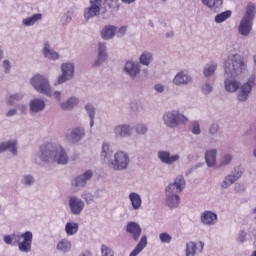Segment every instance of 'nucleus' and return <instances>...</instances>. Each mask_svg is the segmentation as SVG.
Returning <instances> with one entry per match:
<instances>
[{
    "mask_svg": "<svg viewBox=\"0 0 256 256\" xmlns=\"http://www.w3.org/2000/svg\"><path fill=\"white\" fill-rule=\"evenodd\" d=\"M69 156L63 147L51 142L40 146L39 151L34 156V163L37 165H47L49 163H58V165H67Z\"/></svg>",
    "mask_w": 256,
    "mask_h": 256,
    "instance_id": "obj_1",
    "label": "nucleus"
},
{
    "mask_svg": "<svg viewBox=\"0 0 256 256\" xmlns=\"http://www.w3.org/2000/svg\"><path fill=\"white\" fill-rule=\"evenodd\" d=\"M247 62L240 54H230L224 61V77L239 79L247 73Z\"/></svg>",
    "mask_w": 256,
    "mask_h": 256,
    "instance_id": "obj_2",
    "label": "nucleus"
},
{
    "mask_svg": "<svg viewBox=\"0 0 256 256\" xmlns=\"http://www.w3.org/2000/svg\"><path fill=\"white\" fill-rule=\"evenodd\" d=\"M185 189V177L178 175L174 181L168 184L165 188V203L169 209H177L181 203L179 193H183Z\"/></svg>",
    "mask_w": 256,
    "mask_h": 256,
    "instance_id": "obj_3",
    "label": "nucleus"
},
{
    "mask_svg": "<svg viewBox=\"0 0 256 256\" xmlns=\"http://www.w3.org/2000/svg\"><path fill=\"white\" fill-rule=\"evenodd\" d=\"M30 84L37 93H40V95H45V97H51V95H53V89L51 88L49 77L43 74L34 75L30 79Z\"/></svg>",
    "mask_w": 256,
    "mask_h": 256,
    "instance_id": "obj_4",
    "label": "nucleus"
},
{
    "mask_svg": "<svg viewBox=\"0 0 256 256\" xmlns=\"http://www.w3.org/2000/svg\"><path fill=\"white\" fill-rule=\"evenodd\" d=\"M162 121L169 129H175L179 125H185L189 118L181 114L179 110H171L163 114Z\"/></svg>",
    "mask_w": 256,
    "mask_h": 256,
    "instance_id": "obj_5",
    "label": "nucleus"
},
{
    "mask_svg": "<svg viewBox=\"0 0 256 256\" xmlns=\"http://www.w3.org/2000/svg\"><path fill=\"white\" fill-rule=\"evenodd\" d=\"M255 85V74L251 75L246 82L240 84L236 91V100L238 103H247V101H249V97Z\"/></svg>",
    "mask_w": 256,
    "mask_h": 256,
    "instance_id": "obj_6",
    "label": "nucleus"
},
{
    "mask_svg": "<svg viewBox=\"0 0 256 256\" xmlns=\"http://www.w3.org/2000/svg\"><path fill=\"white\" fill-rule=\"evenodd\" d=\"M131 159L127 152L118 151L114 154V159L109 162V167L113 171H126L129 168Z\"/></svg>",
    "mask_w": 256,
    "mask_h": 256,
    "instance_id": "obj_7",
    "label": "nucleus"
},
{
    "mask_svg": "<svg viewBox=\"0 0 256 256\" xmlns=\"http://www.w3.org/2000/svg\"><path fill=\"white\" fill-rule=\"evenodd\" d=\"M61 75L58 76V79L55 85H63L67 81L73 80L75 77V64L71 62H64L60 66Z\"/></svg>",
    "mask_w": 256,
    "mask_h": 256,
    "instance_id": "obj_8",
    "label": "nucleus"
},
{
    "mask_svg": "<svg viewBox=\"0 0 256 256\" xmlns=\"http://www.w3.org/2000/svg\"><path fill=\"white\" fill-rule=\"evenodd\" d=\"M123 71L132 81H135L141 75V64L137 61L128 60L124 64Z\"/></svg>",
    "mask_w": 256,
    "mask_h": 256,
    "instance_id": "obj_9",
    "label": "nucleus"
},
{
    "mask_svg": "<svg viewBox=\"0 0 256 256\" xmlns=\"http://www.w3.org/2000/svg\"><path fill=\"white\" fill-rule=\"evenodd\" d=\"M93 179V170H86L84 173L75 176L72 181V187L76 189H83L87 187V183Z\"/></svg>",
    "mask_w": 256,
    "mask_h": 256,
    "instance_id": "obj_10",
    "label": "nucleus"
},
{
    "mask_svg": "<svg viewBox=\"0 0 256 256\" xmlns=\"http://www.w3.org/2000/svg\"><path fill=\"white\" fill-rule=\"evenodd\" d=\"M102 0H90L91 6L84 9V18L86 21L89 19H93V17H97L101 13V4Z\"/></svg>",
    "mask_w": 256,
    "mask_h": 256,
    "instance_id": "obj_11",
    "label": "nucleus"
},
{
    "mask_svg": "<svg viewBox=\"0 0 256 256\" xmlns=\"http://www.w3.org/2000/svg\"><path fill=\"white\" fill-rule=\"evenodd\" d=\"M19 237L23 239L22 242H16L18 243L19 251H21V253H30L31 244L33 243V232L26 231L19 235Z\"/></svg>",
    "mask_w": 256,
    "mask_h": 256,
    "instance_id": "obj_12",
    "label": "nucleus"
},
{
    "mask_svg": "<svg viewBox=\"0 0 256 256\" xmlns=\"http://www.w3.org/2000/svg\"><path fill=\"white\" fill-rule=\"evenodd\" d=\"M9 151L11 155H19V142L15 139L0 142V155Z\"/></svg>",
    "mask_w": 256,
    "mask_h": 256,
    "instance_id": "obj_13",
    "label": "nucleus"
},
{
    "mask_svg": "<svg viewBox=\"0 0 256 256\" xmlns=\"http://www.w3.org/2000/svg\"><path fill=\"white\" fill-rule=\"evenodd\" d=\"M157 157L163 165H173L174 163H177L179 159H181V156L179 154H173L171 155V152L167 150H160L157 153Z\"/></svg>",
    "mask_w": 256,
    "mask_h": 256,
    "instance_id": "obj_14",
    "label": "nucleus"
},
{
    "mask_svg": "<svg viewBox=\"0 0 256 256\" xmlns=\"http://www.w3.org/2000/svg\"><path fill=\"white\" fill-rule=\"evenodd\" d=\"M113 133L118 139H125L133 135V127L129 124H119L114 126Z\"/></svg>",
    "mask_w": 256,
    "mask_h": 256,
    "instance_id": "obj_15",
    "label": "nucleus"
},
{
    "mask_svg": "<svg viewBox=\"0 0 256 256\" xmlns=\"http://www.w3.org/2000/svg\"><path fill=\"white\" fill-rule=\"evenodd\" d=\"M69 207L72 215H81L83 209H85V202L75 196L69 197Z\"/></svg>",
    "mask_w": 256,
    "mask_h": 256,
    "instance_id": "obj_16",
    "label": "nucleus"
},
{
    "mask_svg": "<svg viewBox=\"0 0 256 256\" xmlns=\"http://www.w3.org/2000/svg\"><path fill=\"white\" fill-rule=\"evenodd\" d=\"M193 78L187 71H180L178 72L174 79L172 80L173 85H176V87H185V85H189Z\"/></svg>",
    "mask_w": 256,
    "mask_h": 256,
    "instance_id": "obj_17",
    "label": "nucleus"
},
{
    "mask_svg": "<svg viewBox=\"0 0 256 256\" xmlns=\"http://www.w3.org/2000/svg\"><path fill=\"white\" fill-rule=\"evenodd\" d=\"M143 229H141V225L137 222H128L126 225V233L130 235L133 241H139V237H141V233Z\"/></svg>",
    "mask_w": 256,
    "mask_h": 256,
    "instance_id": "obj_18",
    "label": "nucleus"
},
{
    "mask_svg": "<svg viewBox=\"0 0 256 256\" xmlns=\"http://www.w3.org/2000/svg\"><path fill=\"white\" fill-rule=\"evenodd\" d=\"M45 107V100L41 98H33L29 101V112L31 115H37V113L45 111Z\"/></svg>",
    "mask_w": 256,
    "mask_h": 256,
    "instance_id": "obj_19",
    "label": "nucleus"
},
{
    "mask_svg": "<svg viewBox=\"0 0 256 256\" xmlns=\"http://www.w3.org/2000/svg\"><path fill=\"white\" fill-rule=\"evenodd\" d=\"M42 54L49 61H59L61 59V55L51 47L49 42L43 44Z\"/></svg>",
    "mask_w": 256,
    "mask_h": 256,
    "instance_id": "obj_20",
    "label": "nucleus"
},
{
    "mask_svg": "<svg viewBox=\"0 0 256 256\" xmlns=\"http://www.w3.org/2000/svg\"><path fill=\"white\" fill-rule=\"evenodd\" d=\"M224 89L227 93H237L239 87H241V82L235 80V78L224 76Z\"/></svg>",
    "mask_w": 256,
    "mask_h": 256,
    "instance_id": "obj_21",
    "label": "nucleus"
},
{
    "mask_svg": "<svg viewBox=\"0 0 256 256\" xmlns=\"http://www.w3.org/2000/svg\"><path fill=\"white\" fill-rule=\"evenodd\" d=\"M253 31V22L249 20H240V24L238 26V33L242 37H249L251 32Z\"/></svg>",
    "mask_w": 256,
    "mask_h": 256,
    "instance_id": "obj_22",
    "label": "nucleus"
},
{
    "mask_svg": "<svg viewBox=\"0 0 256 256\" xmlns=\"http://www.w3.org/2000/svg\"><path fill=\"white\" fill-rule=\"evenodd\" d=\"M256 5L253 2H248L245 7L244 15L242 16V19L244 21H250L253 23L256 15Z\"/></svg>",
    "mask_w": 256,
    "mask_h": 256,
    "instance_id": "obj_23",
    "label": "nucleus"
},
{
    "mask_svg": "<svg viewBox=\"0 0 256 256\" xmlns=\"http://www.w3.org/2000/svg\"><path fill=\"white\" fill-rule=\"evenodd\" d=\"M203 225H215L217 223V214L211 211H204L200 216Z\"/></svg>",
    "mask_w": 256,
    "mask_h": 256,
    "instance_id": "obj_24",
    "label": "nucleus"
},
{
    "mask_svg": "<svg viewBox=\"0 0 256 256\" xmlns=\"http://www.w3.org/2000/svg\"><path fill=\"white\" fill-rule=\"evenodd\" d=\"M204 247L205 243L203 242H199L198 244H195L194 242H188L186 244V256H195L197 250L199 249L201 253Z\"/></svg>",
    "mask_w": 256,
    "mask_h": 256,
    "instance_id": "obj_25",
    "label": "nucleus"
},
{
    "mask_svg": "<svg viewBox=\"0 0 256 256\" xmlns=\"http://www.w3.org/2000/svg\"><path fill=\"white\" fill-rule=\"evenodd\" d=\"M77 105H79V98H77V96H71L66 101L62 102L60 107L62 111H72Z\"/></svg>",
    "mask_w": 256,
    "mask_h": 256,
    "instance_id": "obj_26",
    "label": "nucleus"
},
{
    "mask_svg": "<svg viewBox=\"0 0 256 256\" xmlns=\"http://www.w3.org/2000/svg\"><path fill=\"white\" fill-rule=\"evenodd\" d=\"M205 161L207 167L217 166V149H209L205 152Z\"/></svg>",
    "mask_w": 256,
    "mask_h": 256,
    "instance_id": "obj_27",
    "label": "nucleus"
},
{
    "mask_svg": "<svg viewBox=\"0 0 256 256\" xmlns=\"http://www.w3.org/2000/svg\"><path fill=\"white\" fill-rule=\"evenodd\" d=\"M202 4L209 7L213 13H219L223 7V0H201Z\"/></svg>",
    "mask_w": 256,
    "mask_h": 256,
    "instance_id": "obj_28",
    "label": "nucleus"
},
{
    "mask_svg": "<svg viewBox=\"0 0 256 256\" xmlns=\"http://www.w3.org/2000/svg\"><path fill=\"white\" fill-rule=\"evenodd\" d=\"M115 33H117V27L107 25L101 30L100 35L104 41H109V39H113V37H115Z\"/></svg>",
    "mask_w": 256,
    "mask_h": 256,
    "instance_id": "obj_29",
    "label": "nucleus"
},
{
    "mask_svg": "<svg viewBox=\"0 0 256 256\" xmlns=\"http://www.w3.org/2000/svg\"><path fill=\"white\" fill-rule=\"evenodd\" d=\"M43 19V14L37 13L32 16L26 17L22 20L23 27H33V25H37L39 21Z\"/></svg>",
    "mask_w": 256,
    "mask_h": 256,
    "instance_id": "obj_30",
    "label": "nucleus"
},
{
    "mask_svg": "<svg viewBox=\"0 0 256 256\" xmlns=\"http://www.w3.org/2000/svg\"><path fill=\"white\" fill-rule=\"evenodd\" d=\"M128 199L131 202V206L134 211H139V209H141V205H143L141 195H139L137 192H131L128 196Z\"/></svg>",
    "mask_w": 256,
    "mask_h": 256,
    "instance_id": "obj_31",
    "label": "nucleus"
},
{
    "mask_svg": "<svg viewBox=\"0 0 256 256\" xmlns=\"http://www.w3.org/2000/svg\"><path fill=\"white\" fill-rule=\"evenodd\" d=\"M83 137H85V128L76 127L72 129V132L70 134L71 143H79V141H81Z\"/></svg>",
    "mask_w": 256,
    "mask_h": 256,
    "instance_id": "obj_32",
    "label": "nucleus"
},
{
    "mask_svg": "<svg viewBox=\"0 0 256 256\" xmlns=\"http://www.w3.org/2000/svg\"><path fill=\"white\" fill-rule=\"evenodd\" d=\"M217 63L210 62L206 64L203 68V75L206 79H211L215 75V71H217Z\"/></svg>",
    "mask_w": 256,
    "mask_h": 256,
    "instance_id": "obj_33",
    "label": "nucleus"
},
{
    "mask_svg": "<svg viewBox=\"0 0 256 256\" xmlns=\"http://www.w3.org/2000/svg\"><path fill=\"white\" fill-rule=\"evenodd\" d=\"M110 157H113V148L111 147V144L104 142L102 144L100 158L102 161H105L106 159H110Z\"/></svg>",
    "mask_w": 256,
    "mask_h": 256,
    "instance_id": "obj_34",
    "label": "nucleus"
},
{
    "mask_svg": "<svg viewBox=\"0 0 256 256\" xmlns=\"http://www.w3.org/2000/svg\"><path fill=\"white\" fill-rule=\"evenodd\" d=\"M145 247H147V235H143L141 237L140 241L129 256H137L139 253H141V251L144 250Z\"/></svg>",
    "mask_w": 256,
    "mask_h": 256,
    "instance_id": "obj_35",
    "label": "nucleus"
},
{
    "mask_svg": "<svg viewBox=\"0 0 256 256\" xmlns=\"http://www.w3.org/2000/svg\"><path fill=\"white\" fill-rule=\"evenodd\" d=\"M140 65H144L145 67H149L151 63H153V53L145 51L139 57Z\"/></svg>",
    "mask_w": 256,
    "mask_h": 256,
    "instance_id": "obj_36",
    "label": "nucleus"
},
{
    "mask_svg": "<svg viewBox=\"0 0 256 256\" xmlns=\"http://www.w3.org/2000/svg\"><path fill=\"white\" fill-rule=\"evenodd\" d=\"M24 98H25V94L21 92L14 93L8 97L7 105H9L10 107H13V105L19 103V101H23Z\"/></svg>",
    "mask_w": 256,
    "mask_h": 256,
    "instance_id": "obj_37",
    "label": "nucleus"
},
{
    "mask_svg": "<svg viewBox=\"0 0 256 256\" xmlns=\"http://www.w3.org/2000/svg\"><path fill=\"white\" fill-rule=\"evenodd\" d=\"M65 231L68 237L76 235V233L79 231V224L77 222H67L65 225Z\"/></svg>",
    "mask_w": 256,
    "mask_h": 256,
    "instance_id": "obj_38",
    "label": "nucleus"
},
{
    "mask_svg": "<svg viewBox=\"0 0 256 256\" xmlns=\"http://www.w3.org/2000/svg\"><path fill=\"white\" fill-rule=\"evenodd\" d=\"M85 111L90 119V128H92L95 125V106L93 104H86Z\"/></svg>",
    "mask_w": 256,
    "mask_h": 256,
    "instance_id": "obj_39",
    "label": "nucleus"
},
{
    "mask_svg": "<svg viewBox=\"0 0 256 256\" xmlns=\"http://www.w3.org/2000/svg\"><path fill=\"white\" fill-rule=\"evenodd\" d=\"M57 250L61 253H68V251H71V241L67 239H62L57 244Z\"/></svg>",
    "mask_w": 256,
    "mask_h": 256,
    "instance_id": "obj_40",
    "label": "nucleus"
},
{
    "mask_svg": "<svg viewBox=\"0 0 256 256\" xmlns=\"http://www.w3.org/2000/svg\"><path fill=\"white\" fill-rule=\"evenodd\" d=\"M231 161H233V155L232 154H224L219 164L216 166L217 169H223V167H228V165H231Z\"/></svg>",
    "mask_w": 256,
    "mask_h": 256,
    "instance_id": "obj_41",
    "label": "nucleus"
},
{
    "mask_svg": "<svg viewBox=\"0 0 256 256\" xmlns=\"http://www.w3.org/2000/svg\"><path fill=\"white\" fill-rule=\"evenodd\" d=\"M213 83L214 81L211 80V78L206 79L204 84L201 86L203 95H210V93H213Z\"/></svg>",
    "mask_w": 256,
    "mask_h": 256,
    "instance_id": "obj_42",
    "label": "nucleus"
},
{
    "mask_svg": "<svg viewBox=\"0 0 256 256\" xmlns=\"http://www.w3.org/2000/svg\"><path fill=\"white\" fill-rule=\"evenodd\" d=\"M20 183L24 185V187H33V185H35V177L31 174H24Z\"/></svg>",
    "mask_w": 256,
    "mask_h": 256,
    "instance_id": "obj_43",
    "label": "nucleus"
},
{
    "mask_svg": "<svg viewBox=\"0 0 256 256\" xmlns=\"http://www.w3.org/2000/svg\"><path fill=\"white\" fill-rule=\"evenodd\" d=\"M232 12L231 10H226L224 12H221L215 16V23H224V21H227V19L231 18Z\"/></svg>",
    "mask_w": 256,
    "mask_h": 256,
    "instance_id": "obj_44",
    "label": "nucleus"
},
{
    "mask_svg": "<svg viewBox=\"0 0 256 256\" xmlns=\"http://www.w3.org/2000/svg\"><path fill=\"white\" fill-rule=\"evenodd\" d=\"M235 183V180L232 178L231 175H226L222 182L220 183V189H229L231 185Z\"/></svg>",
    "mask_w": 256,
    "mask_h": 256,
    "instance_id": "obj_45",
    "label": "nucleus"
},
{
    "mask_svg": "<svg viewBox=\"0 0 256 256\" xmlns=\"http://www.w3.org/2000/svg\"><path fill=\"white\" fill-rule=\"evenodd\" d=\"M220 129L221 128L219 127V123L214 122V123L210 124L208 127V135L210 137H217V135H219Z\"/></svg>",
    "mask_w": 256,
    "mask_h": 256,
    "instance_id": "obj_46",
    "label": "nucleus"
},
{
    "mask_svg": "<svg viewBox=\"0 0 256 256\" xmlns=\"http://www.w3.org/2000/svg\"><path fill=\"white\" fill-rule=\"evenodd\" d=\"M108 55L103 53H98L97 59L93 63V67H101L107 61Z\"/></svg>",
    "mask_w": 256,
    "mask_h": 256,
    "instance_id": "obj_47",
    "label": "nucleus"
},
{
    "mask_svg": "<svg viewBox=\"0 0 256 256\" xmlns=\"http://www.w3.org/2000/svg\"><path fill=\"white\" fill-rule=\"evenodd\" d=\"M135 131L137 135H147L149 128L146 126V124L138 123L135 126Z\"/></svg>",
    "mask_w": 256,
    "mask_h": 256,
    "instance_id": "obj_48",
    "label": "nucleus"
},
{
    "mask_svg": "<svg viewBox=\"0 0 256 256\" xmlns=\"http://www.w3.org/2000/svg\"><path fill=\"white\" fill-rule=\"evenodd\" d=\"M130 109L131 111L139 113L140 111H143V104L140 101H133L130 103Z\"/></svg>",
    "mask_w": 256,
    "mask_h": 256,
    "instance_id": "obj_49",
    "label": "nucleus"
},
{
    "mask_svg": "<svg viewBox=\"0 0 256 256\" xmlns=\"http://www.w3.org/2000/svg\"><path fill=\"white\" fill-rule=\"evenodd\" d=\"M13 241H15V243H19L21 241V236L13 235L12 237L11 236L4 237V243H6V245H11Z\"/></svg>",
    "mask_w": 256,
    "mask_h": 256,
    "instance_id": "obj_50",
    "label": "nucleus"
},
{
    "mask_svg": "<svg viewBox=\"0 0 256 256\" xmlns=\"http://www.w3.org/2000/svg\"><path fill=\"white\" fill-rule=\"evenodd\" d=\"M191 132L193 133V135H201V124H199V121L192 122Z\"/></svg>",
    "mask_w": 256,
    "mask_h": 256,
    "instance_id": "obj_51",
    "label": "nucleus"
},
{
    "mask_svg": "<svg viewBox=\"0 0 256 256\" xmlns=\"http://www.w3.org/2000/svg\"><path fill=\"white\" fill-rule=\"evenodd\" d=\"M173 237H171V235H169V233L167 232H162L159 234V240L161 243H171Z\"/></svg>",
    "mask_w": 256,
    "mask_h": 256,
    "instance_id": "obj_52",
    "label": "nucleus"
},
{
    "mask_svg": "<svg viewBox=\"0 0 256 256\" xmlns=\"http://www.w3.org/2000/svg\"><path fill=\"white\" fill-rule=\"evenodd\" d=\"M101 256H114V252L107 245L101 246Z\"/></svg>",
    "mask_w": 256,
    "mask_h": 256,
    "instance_id": "obj_53",
    "label": "nucleus"
},
{
    "mask_svg": "<svg viewBox=\"0 0 256 256\" xmlns=\"http://www.w3.org/2000/svg\"><path fill=\"white\" fill-rule=\"evenodd\" d=\"M73 21V17L70 14H63L60 18L61 25H69Z\"/></svg>",
    "mask_w": 256,
    "mask_h": 256,
    "instance_id": "obj_54",
    "label": "nucleus"
},
{
    "mask_svg": "<svg viewBox=\"0 0 256 256\" xmlns=\"http://www.w3.org/2000/svg\"><path fill=\"white\" fill-rule=\"evenodd\" d=\"M82 199H84V201H86L87 205L93 203V201H95V195L91 194V193H84L82 195Z\"/></svg>",
    "mask_w": 256,
    "mask_h": 256,
    "instance_id": "obj_55",
    "label": "nucleus"
},
{
    "mask_svg": "<svg viewBox=\"0 0 256 256\" xmlns=\"http://www.w3.org/2000/svg\"><path fill=\"white\" fill-rule=\"evenodd\" d=\"M230 176H232L234 182L237 181L238 179H241V176L243 175V172L241 171V169L239 168H235L234 172H232L231 174H229Z\"/></svg>",
    "mask_w": 256,
    "mask_h": 256,
    "instance_id": "obj_56",
    "label": "nucleus"
},
{
    "mask_svg": "<svg viewBox=\"0 0 256 256\" xmlns=\"http://www.w3.org/2000/svg\"><path fill=\"white\" fill-rule=\"evenodd\" d=\"M2 67L4 69V73L6 74L11 73V62L9 60H4L2 62Z\"/></svg>",
    "mask_w": 256,
    "mask_h": 256,
    "instance_id": "obj_57",
    "label": "nucleus"
},
{
    "mask_svg": "<svg viewBox=\"0 0 256 256\" xmlns=\"http://www.w3.org/2000/svg\"><path fill=\"white\" fill-rule=\"evenodd\" d=\"M98 53L107 54V44L105 42L98 44Z\"/></svg>",
    "mask_w": 256,
    "mask_h": 256,
    "instance_id": "obj_58",
    "label": "nucleus"
},
{
    "mask_svg": "<svg viewBox=\"0 0 256 256\" xmlns=\"http://www.w3.org/2000/svg\"><path fill=\"white\" fill-rule=\"evenodd\" d=\"M154 90L156 91V93H165V85L155 84L154 85Z\"/></svg>",
    "mask_w": 256,
    "mask_h": 256,
    "instance_id": "obj_59",
    "label": "nucleus"
},
{
    "mask_svg": "<svg viewBox=\"0 0 256 256\" xmlns=\"http://www.w3.org/2000/svg\"><path fill=\"white\" fill-rule=\"evenodd\" d=\"M14 115H17V109H15V108H11L6 113V117H14Z\"/></svg>",
    "mask_w": 256,
    "mask_h": 256,
    "instance_id": "obj_60",
    "label": "nucleus"
},
{
    "mask_svg": "<svg viewBox=\"0 0 256 256\" xmlns=\"http://www.w3.org/2000/svg\"><path fill=\"white\" fill-rule=\"evenodd\" d=\"M18 109L21 113H23L25 115V113H27V105L25 104H20L18 105Z\"/></svg>",
    "mask_w": 256,
    "mask_h": 256,
    "instance_id": "obj_61",
    "label": "nucleus"
},
{
    "mask_svg": "<svg viewBox=\"0 0 256 256\" xmlns=\"http://www.w3.org/2000/svg\"><path fill=\"white\" fill-rule=\"evenodd\" d=\"M53 97L56 99V101H61V93L59 91H55L53 93Z\"/></svg>",
    "mask_w": 256,
    "mask_h": 256,
    "instance_id": "obj_62",
    "label": "nucleus"
},
{
    "mask_svg": "<svg viewBox=\"0 0 256 256\" xmlns=\"http://www.w3.org/2000/svg\"><path fill=\"white\" fill-rule=\"evenodd\" d=\"M119 33H120L121 35H125V33H127V27L122 26V27L119 29Z\"/></svg>",
    "mask_w": 256,
    "mask_h": 256,
    "instance_id": "obj_63",
    "label": "nucleus"
},
{
    "mask_svg": "<svg viewBox=\"0 0 256 256\" xmlns=\"http://www.w3.org/2000/svg\"><path fill=\"white\" fill-rule=\"evenodd\" d=\"M80 256H91V253L89 252H83L80 254Z\"/></svg>",
    "mask_w": 256,
    "mask_h": 256,
    "instance_id": "obj_64",
    "label": "nucleus"
}]
</instances>
